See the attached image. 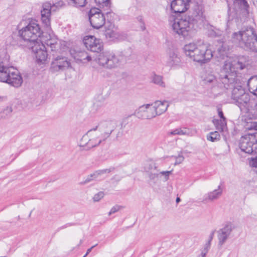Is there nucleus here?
Segmentation results:
<instances>
[{
	"label": "nucleus",
	"mask_w": 257,
	"mask_h": 257,
	"mask_svg": "<svg viewBox=\"0 0 257 257\" xmlns=\"http://www.w3.org/2000/svg\"><path fill=\"white\" fill-rule=\"evenodd\" d=\"M167 65L171 67L178 66L181 63V59L177 50L169 49L167 52Z\"/></svg>",
	"instance_id": "18"
},
{
	"label": "nucleus",
	"mask_w": 257,
	"mask_h": 257,
	"mask_svg": "<svg viewBox=\"0 0 257 257\" xmlns=\"http://www.w3.org/2000/svg\"><path fill=\"white\" fill-rule=\"evenodd\" d=\"M73 225H74V223H67L65 225L62 226V227H61V228H62V229L65 228H66L67 227H69V226H72Z\"/></svg>",
	"instance_id": "56"
},
{
	"label": "nucleus",
	"mask_w": 257,
	"mask_h": 257,
	"mask_svg": "<svg viewBox=\"0 0 257 257\" xmlns=\"http://www.w3.org/2000/svg\"><path fill=\"white\" fill-rule=\"evenodd\" d=\"M92 180H94V179H93L92 176H91V174H90L89 175H88L87 176L86 179L84 181L80 182L79 184L81 185H85V184L92 181Z\"/></svg>",
	"instance_id": "46"
},
{
	"label": "nucleus",
	"mask_w": 257,
	"mask_h": 257,
	"mask_svg": "<svg viewBox=\"0 0 257 257\" xmlns=\"http://www.w3.org/2000/svg\"><path fill=\"white\" fill-rule=\"evenodd\" d=\"M64 5V3L62 1H59L57 3L53 5V6H51V9H53L54 7H56L57 8H61Z\"/></svg>",
	"instance_id": "48"
},
{
	"label": "nucleus",
	"mask_w": 257,
	"mask_h": 257,
	"mask_svg": "<svg viewBox=\"0 0 257 257\" xmlns=\"http://www.w3.org/2000/svg\"><path fill=\"white\" fill-rule=\"evenodd\" d=\"M228 12H229L231 11V9H230V8L229 7V5H228Z\"/></svg>",
	"instance_id": "61"
},
{
	"label": "nucleus",
	"mask_w": 257,
	"mask_h": 257,
	"mask_svg": "<svg viewBox=\"0 0 257 257\" xmlns=\"http://www.w3.org/2000/svg\"><path fill=\"white\" fill-rule=\"evenodd\" d=\"M217 110L218 112V114L220 117V119H225L226 120V118L223 115V113L222 111V108L221 106L218 105L217 106Z\"/></svg>",
	"instance_id": "45"
},
{
	"label": "nucleus",
	"mask_w": 257,
	"mask_h": 257,
	"mask_svg": "<svg viewBox=\"0 0 257 257\" xmlns=\"http://www.w3.org/2000/svg\"><path fill=\"white\" fill-rule=\"evenodd\" d=\"M228 51V49L227 47L224 45H222L217 49V57L223 59H224L225 57H227Z\"/></svg>",
	"instance_id": "36"
},
{
	"label": "nucleus",
	"mask_w": 257,
	"mask_h": 257,
	"mask_svg": "<svg viewBox=\"0 0 257 257\" xmlns=\"http://www.w3.org/2000/svg\"><path fill=\"white\" fill-rule=\"evenodd\" d=\"M145 169L146 171L150 172L151 174L150 175V178L151 179H154L158 176V174L157 173H153L154 171L156 170L157 169V166L155 163L153 162H148L147 164H146L145 167Z\"/></svg>",
	"instance_id": "26"
},
{
	"label": "nucleus",
	"mask_w": 257,
	"mask_h": 257,
	"mask_svg": "<svg viewBox=\"0 0 257 257\" xmlns=\"http://www.w3.org/2000/svg\"><path fill=\"white\" fill-rule=\"evenodd\" d=\"M28 47L32 50L35 55L36 62L38 64L41 65L46 63L47 60L48 53L42 41Z\"/></svg>",
	"instance_id": "10"
},
{
	"label": "nucleus",
	"mask_w": 257,
	"mask_h": 257,
	"mask_svg": "<svg viewBox=\"0 0 257 257\" xmlns=\"http://www.w3.org/2000/svg\"><path fill=\"white\" fill-rule=\"evenodd\" d=\"M181 201V199L179 197H177V198H176V202L177 203H178L179 202H180Z\"/></svg>",
	"instance_id": "57"
},
{
	"label": "nucleus",
	"mask_w": 257,
	"mask_h": 257,
	"mask_svg": "<svg viewBox=\"0 0 257 257\" xmlns=\"http://www.w3.org/2000/svg\"><path fill=\"white\" fill-rule=\"evenodd\" d=\"M215 230H214L213 231H211V232L210 233V234L209 235V239H208V240L207 242H211L212 240L213 239V237H214V233H215Z\"/></svg>",
	"instance_id": "50"
},
{
	"label": "nucleus",
	"mask_w": 257,
	"mask_h": 257,
	"mask_svg": "<svg viewBox=\"0 0 257 257\" xmlns=\"http://www.w3.org/2000/svg\"><path fill=\"white\" fill-rule=\"evenodd\" d=\"M247 128L249 130H257V123L255 122H251L250 125L247 127Z\"/></svg>",
	"instance_id": "49"
},
{
	"label": "nucleus",
	"mask_w": 257,
	"mask_h": 257,
	"mask_svg": "<svg viewBox=\"0 0 257 257\" xmlns=\"http://www.w3.org/2000/svg\"><path fill=\"white\" fill-rule=\"evenodd\" d=\"M249 61L244 57H241L238 59L227 58L225 61L223 68L220 71L219 77L221 88L228 89L230 85L233 86L232 91L231 99L233 102L241 97L246 93L236 77V71L242 70L249 65Z\"/></svg>",
	"instance_id": "1"
},
{
	"label": "nucleus",
	"mask_w": 257,
	"mask_h": 257,
	"mask_svg": "<svg viewBox=\"0 0 257 257\" xmlns=\"http://www.w3.org/2000/svg\"><path fill=\"white\" fill-rule=\"evenodd\" d=\"M4 99V97L0 96V101H3Z\"/></svg>",
	"instance_id": "59"
},
{
	"label": "nucleus",
	"mask_w": 257,
	"mask_h": 257,
	"mask_svg": "<svg viewBox=\"0 0 257 257\" xmlns=\"http://www.w3.org/2000/svg\"><path fill=\"white\" fill-rule=\"evenodd\" d=\"M13 109L11 107L7 106L0 113V116L2 118H6L10 115Z\"/></svg>",
	"instance_id": "39"
},
{
	"label": "nucleus",
	"mask_w": 257,
	"mask_h": 257,
	"mask_svg": "<svg viewBox=\"0 0 257 257\" xmlns=\"http://www.w3.org/2000/svg\"><path fill=\"white\" fill-rule=\"evenodd\" d=\"M86 256H85V254L83 256V257H86Z\"/></svg>",
	"instance_id": "63"
},
{
	"label": "nucleus",
	"mask_w": 257,
	"mask_h": 257,
	"mask_svg": "<svg viewBox=\"0 0 257 257\" xmlns=\"http://www.w3.org/2000/svg\"><path fill=\"white\" fill-rule=\"evenodd\" d=\"M121 208V206L119 205H115L113 206L110 210L108 213V215H111V214L117 212L119 209Z\"/></svg>",
	"instance_id": "42"
},
{
	"label": "nucleus",
	"mask_w": 257,
	"mask_h": 257,
	"mask_svg": "<svg viewBox=\"0 0 257 257\" xmlns=\"http://www.w3.org/2000/svg\"><path fill=\"white\" fill-rule=\"evenodd\" d=\"M8 60L6 51L4 50L0 52V82L19 87L23 83L22 77L18 70L6 64Z\"/></svg>",
	"instance_id": "4"
},
{
	"label": "nucleus",
	"mask_w": 257,
	"mask_h": 257,
	"mask_svg": "<svg viewBox=\"0 0 257 257\" xmlns=\"http://www.w3.org/2000/svg\"><path fill=\"white\" fill-rule=\"evenodd\" d=\"M210 245H211V243L210 242H207L204 245V248L208 249V250H209L210 248Z\"/></svg>",
	"instance_id": "55"
},
{
	"label": "nucleus",
	"mask_w": 257,
	"mask_h": 257,
	"mask_svg": "<svg viewBox=\"0 0 257 257\" xmlns=\"http://www.w3.org/2000/svg\"><path fill=\"white\" fill-rule=\"evenodd\" d=\"M222 194V188L221 187V185H219L217 189L205 194L201 201L203 203H207L209 201L217 200L221 196Z\"/></svg>",
	"instance_id": "19"
},
{
	"label": "nucleus",
	"mask_w": 257,
	"mask_h": 257,
	"mask_svg": "<svg viewBox=\"0 0 257 257\" xmlns=\"http://www.w3.org/2000/svg\"><path fill=\"white\" fill-rule=\"evenodd\" d=\"M156 116H159L164 113L167 110L169 103L166 100H158L152 103Z\"/></svg>",
	"instance_id": "21"
},
{
	"label": "nucleus",
	"mask_w": 257,
	"mask_h": 257,
	"mask_svg": "<svg viewBox=\"0 0 257 257\" xmlns=\"http://www.w3.org/2000/svg\"><path fill=\"white\" fill-rule=\"evenodd\" d=\"M220 137L219 133L215 131L214 132L210 133L207 137L208 140L212 142H214L215 141L219 140Z\"/></svg>",
	"instance_id": "38"
},
{
	"label": "nucleus",
	"mask_w": 257,
	"mask_h": 257,
	"mask_svg": "<svg viewBox=\"0 0 257 257\" xmlns=\"http://www.w3.org/2000/svg\"><path fill=\"white\" fill-rule=\"evenodd\" d=\"M247 86L250 93L257 96V76H252L248 79Z\"/></svg>",
	"instance_id": "25"
},
{
	"label": "nucleus",
	"mask_w": 257,
	"mask_h": 257,
	"mask_svg": "<svg viewBox=\"0 0 257 257\" xmlns=\"http://www.w3.org/2000/svg\"><path fill=\"white\" fill-rule=\"evenodd\" d=\"M132 49L131 48L128 47L126 49H124L123 50L121 51L120 53L117 55L118 57H120V58L123 59V62L124 61H125L127 59L129 58L132 55Z\"/></svg>",
	"instance_id": "34"
},
{
	"label": "nucleus",
	"mask_w": 257,
	"mask_h": 257,
	"mask_svg": "<svg viewBox=\"0 0 257 257\" xmlns=\"http://www.w3.org/2000/svg\"><path fill=\"white\" fill-rule=\"evenodd\" d=\"M249 165L250 167L257 168V156L254 158H251L249 160Z\"/></svg>",
	"instance_id": "44"
},
{
	"label": "nucleus",
	"mask_w": 257,
	"mask_h": 257,
	"mask_svg": "<svg viewBox=\"0 0 257 257\" xmlns=\"http://www.w3.org/2000/svg\"><path fill=\"white\" fill-rule=\"evenodd\" d=\"M170 25L174 33L184 38H192L196 33L193 21L189 18H176Z\"/></svg>",
	"instance_id": "5"
},
{
	"label": "nucleus",
	"mask_w": 257,
	"mask_h": 257,
	"mask_svg": "<svg viewBox=\"0 0 257 257\" xmlns=\"http://www.w3.org/2000/svg\"><path fill=\"white\" fill-rule=\"evenodd\" d=\"M184 157L182 155H179L177 157H176V162H175L174 165H178L184 161Z\"/></svg>",
	"instance_id": "47"
},
{
	"label": "nucleus",
	"mask_w": 257,
	"mask_h": 257,
	"mask_svg": "<svg viewBox=\"0 0 257 257\" xmlns=\"http://www.w3.org/2000/svg\"><path fill=\"white\" fill-rule=\"evenodd\" d=\"M208 251L209 250L208 249H206V248L203 247V249L201 250V252L200 254H201L202 255L206 256L207 253H208Z\"/></svg>",
	"instance_id": "53"
},
{
	"label": "nucleus",
	"mask_w": 257,
	"mask_h": 257,
	"mask_svg": "<svg viewBox=\"0 0 257 257\" xmlns=\"http://www.w3.org/2000/svg\"><path fill=\"white\" fill-rule=\"evenodd\" d=\"M203 15V12H202V10H200L199 11V13L198 14L199 16L201 17Z\"/></svg>",
	"instance_id": "58"
},
{
	"label": "nucleus",
	"mask_w": 257,
	"mask_h": 257,
	"mask_svg": "<svg viewBox=\"0 0 257 257\" xmlns=\"http://www.w3.org/2000/svg\"><path fill=\"white\" fill-rule=\"evenodd\" d=\"M210 35L212 36H219L221 35V32L218 29H213L210 32Z\"/></svg>",
	"instance_id": "43"
},
{
	"label": "nucleus",
	"mask_w": 257,
	"mask_h": 257,
	"mask_svg": "<svg viewBox=\"0 0 257 257\" xmlns=\"http://www.w3.org/2000/svg\"><path fill=\"white\" fill-rule=\"evenodd\" d=\"M154 109L151 104H145L140 106L134 112L135 115L142 119L151 120L156 117Z\"/></svg>",
	"instance_id": "12"
},
{
	"label": "nucleus",
	"mask_w": 257,
	"mask_h": 257,
	"mask_svg": "<svg viewBox=\"0 0 257 257\" xmlns=\"http://www.w3.org/2000/svg\"><path fill=\"white\" fill-rule=\"evenodd\" d=\"M233 102L241 111L246 114L247 117L250 119L257 117V102L254 99H250L247 93Z\"/></svg>",
	"instance_id": "7"
},
{
	"label": "nucleus",
	"mask_w": 257,
	"mask_h": 257,
	"mask_svg": "<svg viewBox=\"0 0 257 257\" xmlns=\"http://www.w3.org/2000/svg\"><path fill=\"white\" fill-rule=\"evenodd\" d=\"M114 167H111L108 169L98 170L91 174L94 180L98 179L100 176L104 174L109 173L114 170Z\"/></svg>",
	"instance_id": "29"
},
{
	"label": "nucleus",
	"mask_w": 257,
	"mask_h": 257,
	"mask_svg": "<svg viewBox=\"0 0 257 257\" xmlns=\"http://www.w3.org/2000/svg\"><path fill=\"white\" fill-rule=\"evenodd\" d=\"M70 63L67 58L64 57L57 56L52 61L50 70L52 72L63 71L69 68Z\"/></svg>",
	"instance_id": "15"
},
{
	"label": "nucleus",
	"mask_w": 257,
	"mask_h": 257,
	"mask_svg": "<svg viewBox=\"0 0 257 257\" xmlns=\"http://www.w3.org/2000/svg\"><path fill=\"white\" fill-rule=\"evenodd\" d=\"M232 39L243 50L257 52V35L253 28L247 27L238 32L234 33Z\"/></svg>",
	"instance_id": "3"
},
{
	"label": "nucleus",
	"mask_w": 257,
	"mask_h": 257,
	"mask_svg": "<svg viewBox=\"0 0 257 257\" xmlns=\"http://www.w3.org/2000/svg\"><path fill=\"white\" fill-rule=\"evenodd\" d=\"M233 6L234 10L236 11L238 10L246 11L248 7L247 3L245 0H234Z\"/></svg>",
	"instance_id": "28"
},
{
	"label": "nucleus",
	"mask_w": 257,
	"mask_h": 257,
	"mask_svg": "<svg viewBox=\"0 0 257 257\" xmlns=\"http://www.w3.org/2000/svg\"><path fill=\"white\" fill-rule=\"evenodd\" d=\"M240 142L241 144L257 145V133L244 135L240 138Z\"/></svg>",
	"instance_id": "24"
},
{
	"label": "nucleus",
	"mask_w": 257,
	"mask_h": 257,
	"mask_svg": "<svg viewBox=\"0 0 257 257\" xmlns=\"http://www.w3.org/2000/svg\"><path fill=\"white\" fill-rule=\"evenodd\" d=\"M97 245V244H96L95 245H94L92 246V247H91L90 248H88L86 251V253H85V256H87L91 252L92 248H94V247H95Z\"/></svg>",
	"instance_id": "54"
},
{
	"label": "nucleus",
	"mask_w": 257,
	"mask_h": 257,
	"mask_svg": "<svg viewBox=\"0 0 257 257\" xmlns=\"http://www.w3.org/2000/svg\"><path fill=\"white\" fill-rule=\"evenodd\" d=\"M152 82L155 84L162 87H165V83L163 80V77L160 75H155L152 77Z\"/></svg>",
	"instance_id": "37"
},
{
	"label": "nucleus",
	"mask_w": 257,
	"mask_h": 257,
	"mask_svg": "<svg viewBox=\"0 0 257 257\" xmlns=\"http://www.w3.org/2000/svg\"><path fill=\"white\" fill-rule=\"evenodd\" d=\"M241 152H244L248 154H257V147L254 149L253 146H239Z\"/></svg>",
	"instance_id": "33"
},
{
	"label": "nucleus",
	"mask_w": 257,
	"mask_h": 257,
	"mask_svg": "<svg viewBox=\"0 0 257 257\" xmlns=\"http://www.w3.org/2000/svg\"><path fill=\"white\" fill-rule=\"evenodd\" d=\"M200 41L193 42L187 43L184 46L183 51L185 56L193 60Z\"/></svg>",
	"instance_id": "20"
},
{
	"label": "nucleus",
	"mask_w": 257,
	"mask_h": 257,
	"mask_svg": "<svg viewBox=\"0 0 257 257\" xmlns=\"http://www.w3.org/2000/svg\"><path fill=\"white\" fill-rule=\"evenodd\" d=\"M106 38L110 41H115L121 39V36L117 32L116 29L112 25L107 28L104 32Z\"/></svg>",
	"instance_id": "22"
},
{
	"label": "nucleus",
	"mask_w": 257,
	"mask_h": 257,
	"mask_svg": "<svg viewBox=\"0 0 257 257\" xmlns=\"http://www.w3.org/2000/svg\"><path fill=\"white\" fill-rule=\"evenodd\" d=\"M182 153H186V152L185 151H183V152H182Z\"/></svg>",
	"instance_id": "62"
},
{
	"label": "nucleus",
	"mask_w": 257,
	"mask_h": 257,
	"mask_svg": "<svg viewBox=\"0 0 257 257\" xmlns=\"http://www.w3.org/2000/svg\"><path fill=\"white\" fill-rule=\"evenodd\" d=\"M51 5L49 3H45L42 6L41 10V21L44 25L48 29H50V16H51Z\"/></svg>",
	"instance_id": "16"
},
{
	"label": "nucleus",
	"mask_w": 257,
	"mask_h": 257,
	"mask_svg": "<svg viewBox=\"0 0 257 257\" xmlns=\"http://www.w3.org/2000/svg\"><path fill=\"white\" fill-rule=\"evenodd\" d=\"M202 77L204 81L209 83L213 82L216 79L213 71L211 69L206 70Z\"/></svg>",
	"instance_id": "32"
},
{
	"label": "nucleus",
	"mask_w": 257,
	"mask_h": 257,
	"mask_svg": "<svg viewBox=\"0 0 257 257\" xmlns=\"http://www.w3.org/2000/svg\"><path fill=\"white\" fill-rule=\"evenodd\" d=\"M49 37L50 39L45 40L43 37L42 38V40H41L42 41H44L46 44L47 46H50V47L51 48L52 51H53L55 49L56 46L58 45V41L54 37H52V36H51L50 35H49Z\"/></svg>",
	"instance_id": "31"
},
{
	"label": "nucleus",
	"mask_w": 257,
	"mask_h": 257,
	"mask_svg": "<svg viewBox=\"0 0 257 257\" xmlns=\"http://www.w3.org/2000/svg\"><path fill=\"white\" fill-rule=\"evenodd\" d=\"M234 226L230 222H228L223 227L219 229L217 231V238H218V246L220 247L226 242L227 240L229 237Z\"/></svg>",
	"instance_id": "14"
},
{
	"label": "nucleus",
	"mask_w": 257,
	"mask_h": 257,
	"mask_svg": "<svg viewBox=\"0 0 257 257\" xmlns=\"http://www.w3.org/2000/svg\"><path fill=\"white\" fill-rule=\"evenodd\" d=\"M104 194L103 192H99L98 193L94 195L93 197V200L94 202H98L104 197Z\"/></svg>",
	"instance_id": "41"
},
{
	"label": "nucleus",
	"mask_w": 257,
	"mask_h": 257,
	"mask_svg": "<svg viewBox=\"0 0 257 257\" xmlns=\"http://www.w3.org/2000/svg\"><path fill=\"white\" fill-rule=\"evenodd\" d=\"M191 133V130L186 127L177 128L169 133L172 135H189Z\"/></svg>",
	"instance_id": "30"
},
{
	"label": "nucleus",
	"mask_w": 257,
	"mask_h": 257,
	"mask_svg": "<svg viewBox=\"0 0 257 257\" xmlns=\"http://www.w3.org/2000/svg\"><path fill=\"white\" fill-rule=\"evenodd\" d=\"M198 257H206V256L200 254Z\"/></svg>",
	"instance_id": "60"
},
{
	"label": "nucleus",
	"mask_w": 257,
	"mask_h": 257,
	"mask_svg": "<svg viewBox=\"0 0 257 257\" xmlns=\"http://www.w3.org/2000/svg\"><path fill=\"white\" fill-rule=\"evenodd\" d=\"M115 123L113 121H104L99 123L95 127L89 130L84 135L82 141L86 145H100L109 143L110 136L114 131Z\"/></svg>",
	"instance_id": "2"
},
{
	"label": "nucleus",
	"mask_w": 257,
	"mask_h": 257,
	"mask_svg": "<svg viewBox=\"0 0 257 257\" xmlns=\"http://www.w3.org/2000/svg\"><path fill=\"white\" fill-rule=\"evenodd\" d=\"M88 17L91 26L95 29H98L105 24L104 16L98 9L95 8L91 9L88 13Z\"/></svg>",
	"instance_id": "11"
},
{
	"label": "nucleus",
	"mask_w": 257,
	"mask_h": 257,
	"mask_svg": "<svg viewBox=\"0 0 257 257\" xmlns=\"http://www.w3.org/2000/svg\"><path fill=\"white\" fill-rule=\"evenodd\" d=\"M42 34V31L40 26L35 22H30L19 31V35L27 43L28 47L41 41L39 38Z\"/></svg>",
	"instance_id": "6"
},
{
	"label": "nucleus",
	"mask_w": 257,
	"mask_h": 257,
	"mask_svg": "<svg viewBox=\"0 0 257 257\" xmlns=\"http://www.w3.org/2000/svg\"><path fill=\"white\" fill-rule=\"evenodd\" d=\"M213 56V52L209 45L200 41L192 61L200 64H205L210 61Z\"/></svg>",
	"instance_id": "9"
},
{
	"label": "nucleus",
	"mask_w": 257,
	"mask_h": 257,
	"mask_svg": "<svg viewBox=\"0 0 257 257\" xmlns=\"http://www.w3.org/2000/svg\"><path fill=\"white\" fill-rule=\"evenodd\" d=\"M171 173V171H162L160 172V174L165 176L166 179H168V176Z\"/></svg>",
	"instance_id": "52"
},
{
	"label": "nucleus",
	"mask_w": 257,
	"mask_h": 257,
	"mask_svg": "<svg viewBox=\"0 0 257 257\" xmlns=\"http://www.w3.org/2000/svg\"><path fill=\"white\" fill-rule=\"evenodd\" d=\"M95 3L100 7L107 6L109 4V0H94Z\"/></svg>",
	"instance_id": "40"
},
{
	"label": "nucleus",
	"mask_w": 257,
	"mask_h": 257,
	"mask_svg": "<svg viewBox=\"0 0 257 257\" xmlns=\"http://www.w3.org/2000/svg\"><path fill=\"white\" fill-rule=\"evenodd\" d=\"M190 2V0H173L171 8L175 13H184L188 9Z\"/></svg>",
	"instance_id": "17"
},
{
	"label": "nucleus",
	"mask_w": 257,
	"mask_h": 257,
	"mask_svg": "<svg viewBox=\"0 0 257 257\" xmlns=\"http://www.w3.org/2000/svg\"><path fill=\"white\" fill-rule=\"evenodd\" d=\"M79 147H80L79 150L81 151H83V150L88 151V150H90L91 148L88 146H79Z\"/></svg>",
	"instance_id": "51"
},
{
	"label": "nucleus",
	"mask_w": 257,
	"mask_h": 257,
	"mask_svg": "<svg viewBox=\"0 0 257 257\" xmlns=\"http://www.w3.org/2000/svg\"><path fill=\"white\" fill-rule=\"evenodd\" d=\"M71 54L74 59L77 62L86 63L91 60V57L84 51H75Z\"/></svg>",
	"instance_id": "23"
},
{
	"label": "nucleus",
	"mask_w": 257,
	"mask_h": 257,
	"mask_svg": "<svg viewBox=\"0 0 257 257\" xmlns=\"http://www.w3.org/2000/svg\"><path fill=\"white\" fill-rule=\"evenodd\" d=\"M69 4L76 8H83L87 4V0H69Z\"/></svg>",
	"instance_id": "35"
},
{
	"label": "nucleus",
	"mask_w": 257,
	"mask_h": 257,
	"mask_svg": "<svg viewBox=\"0 0 257 257\" xmlns=\"http://www.w3.org/2000/svg\"><path fill=\"white\" fill-rule=\"evenodd\" d=\"M212 122L217 130L222 132L227 130L226 120L214 119Z\"/></svg>",
	"instance_id": "27"
},
{
	"label": "nucleus",
	"mask_w": 257,
	"mask_h": 257,
	"mask_svg": "<svg viewBox=\"0 0 257 257\" xmlns=\"http://www.w3.org/2000/svg\"><path fill=\"white\" fill-rule=\"evenodd\" d=\"M123 59L112 52L106 51L99 54L96 60L99 65L104 68L112 69L119 67Z\"/></svg>",
	"instance_id": "8"
},
{
	"label": "nucleus",
	"mask_w": 257,
	"mask_h": 257,
	"mask_svg": "<svg viewBox=\"0 0 257 257\" xmlns=\"http://www.w3.org/2000/svg\"><path fill=\"white\" fill-rule=\"evenodd\" d=\"M83 42L87 49L92 52H99L103 49L102 41L93 36H85Z\"/></svg>",
	"instance_id": "13"
}]
</instances>
